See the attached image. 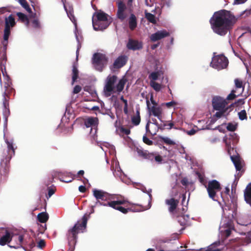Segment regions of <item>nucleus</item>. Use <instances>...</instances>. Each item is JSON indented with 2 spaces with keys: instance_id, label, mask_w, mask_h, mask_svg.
I'll use <instances>...</instances> for the list:
<instances>
[{
  "instance_id": "f257e3e1",
  "label": "nucleus",
  "mask_w": 251,
  "mask_h": 251,
  "mask_svg": "<svg viewBox=\"0 0 251 251\" xmlns=\"http://www.w3.org/2000/svg\"><path fill=\"white\" fill-rule=\"evenodd\" d=\"M236 21V18L230 11L222 10L215 12L210 19L209 22L215 33L224 36Z\"/></svg>"
},
{
  "instance_id": "f03ea898",
  "label": "nucleus",
  "mask_w": 251,
  "mask_h": 251,
  "mask_svg": "<svg viewBox=\"0 0 251 251\" xmlns=\"http://www.w3.org/2000/svg\"><path fill=\"white\" fill-rule=\"evenodd\" d=\"M94 212V210L92 208L91 213L89 214L86 213L82 217L81 222L78 221L73 227L68 230L66 233L69 247L67 251H74L77 242V235L80 231L83 232V230L85 229L90 215Z\"/></svg>"
},
{
  "instance_id": "7ed1b4c3",
  "label": "nucleus",
  "mask_w": 251,
  "mask_h": 251,
  "mask_svg": "<svg viewBox=\"0 0 251 251\" xmlns=\"http://www.w3.org/2000/svg\"><path fill=\"white\" fill-rule=\"evenodd\" d=\"M237 135L235 133H231L229 134V137H226L224 141L226 143V147L227 148V151L228 154L230 156V158L231 161H232L233 163L234 164L235 167L236 168V170L238 171H241L243 166H242V163L241 158H240V156L237 154L236 155H231V151H233L234 149L233 148L231 147V141L230 140H232V144H234L236 142H237Z\"/></svg>"
},
{
  "instance_id": "20e7f679",
  "label": "nucleus",
  "mask_w": 251,
  "mask_h": 251,
  "mask_svg": "<svg viewBox=\"0 0 251 251\" xmlns=\"http://www.w3.org/2000/svg\"><path fill=\"white\" fill-rule=\"evenodd\" d=\"M93 18L92 24L94 29L97 31L103 30L106 28L109 25L108 21V15L101 11L95 12Z\"/></svg>"
},
{
  "instance_id": "39448f33",
  "label": "nucleus",
  "mask_w": 251,
  "mask_h": 251,
  "mask_svg": "<svg viewBox=\"0 0 251 251\" xmlns=\"http://www.w3.org/2000/svg\"><path fill=\"white\" fill-rule=\"evenodd\" d=\"M136 151L139 156L151 162H155L158 164H162L163 162L162 156L157 152H151L147 150H143L139 148H137Z\"/></svg>"
},
{
  "instance_id": "423d86ee",
  "label": "nucleus",
  "mask_w": 251,
  "mask_h": 251,
  "mask_svg": "<svg viewBox=\"0 0 251 251\" xmlns=\"http://www.w3.org/2000/svg\"><path fill=\"white\" fill-rule=\"evenodd\" d=\"M94 197L97 200L96 205H100L104 206L102 203L106 204L108 201H112L114 199V196L108 193L101 190L94 189L93 190Z\"/></svg>"
},
{
  "instance_id": "0eeeda50",
  "label": "nucleus",
  "mask_w": 251,
  "mask_h": 251,
  "mask_svg": "<svg viewBox=\"0 0 251 251\" xmlns=\"http://www.w3.org/2000/svg\"><path fill=\"white\" fill-rule=\"evenodd\" d=\"M128 202L126 200H118L108 201L107 203L102 204L105 206H110L116 210H119L124 214H126L128 211L136 212L137 211L135 209H133L131 208H125L121 205H124L126 206H127Z\"/></svg>"
},
{
  "instance_id": "6e6552de",
  "label": "nucleus",
  "mask_w": 251,
  "mask_h": 251,
  "mask_svg": "<svg viewBox=\"0 0 251 251\" xmlns=\"http://www.w3.org/2000/svg\"><path fill=\"white\" fill-rule=\"evenodd\" d=\"M228 64L227 57L223 54L214 56L210 63L211 66L218 70L226 68Z\"/></svg>"
},
{
  "instance_id": "1a4fd4ad",
  "label": "nucleus",
  "mask_w": 251,
  "mask_h": 251,
  "mask_svg": "<svg viewBox=\"0 0 251 251\" xmlns=\"http://www.w3.org/2000/svg\"><path fill=\"white\" fill-rule=\"evenodd\" d=\"M206 189L208 196L213 201H217V193L221 191L222 187L219 181L214 179L208 182Z\"/></svg>"
},
{
  "instance_id": "9d476101",
  "label": "nucleus",
  "mask_w": 251,
  "mask_h": 251,
  "mask_svg": "<svg viewBox=\"0 0 251 251\" xmlns=\"http://www.w3.org/2000/svg\"><path fill=\"white\" fill-rule=\"evenodd\" d=\"M107 58L105 55L100 53H95L93 55L92 63L96 70L102 71L107 63Z\"/></svg>"
},
{
  "instance_id": "9b49d317",
  "label": "nucleus",
  "mask_w": 251,
  "mask_h": 251,
  "mask_svg": "<svg viewBox=\"0 0 251 251\" xmlns=\"http://www.w3.org/2000/svg\"><path fill=\"white\" fill-rule=\"evenodd\" d=\"M16 25L15 19L12 15H9L8 17L5 18V27L4 29V34L3 40L4 44L8 41L9 36L11 33L10 27H13Z\"/></svg>"
},
{
  "instance_id": "f8f14e48",
  "label": "nucleus",
  "mask_w": 251,
  "mask_h": 251,
  "mask_svg": "<svg viewBox=\"0 0 251 251\" xmlns=\"http://www.w3.org/2000/svg\"><path fill=\"white\" fill-rule=\"evenodd\" d=\"M18 240L19 243L17 246L9 245V247L11 248L18 249L25 246L28 247L30 249H32L35 246V243L33 239L28 235H19Z\"/></svg>"
},
{
  "instance_id": "ddd939ff",
  "label": "nucleus",
  "mask_w": 251,
  "mask_h": 251,
  "mask_svg": "<svg viewBox=\"0 0 251 251\" xmlns=\"http://www.w3.org/2000/svg\"><path fill=\"white\" fill-rule=\"evenodd\" d=\"M117 80V76L109 75L106 78V83L104 87V92L107 97H109L114 91L115 83Z\"/></svg>"
},
{
  "instance_id": "4468645a",
  "label": "nucleus",
  "mask_w": 251,
  "mask_h": 251,
  "mask_svg": "<svg viewBox=\"0 0 251 251\" xmlns=\"http://www.w3.org/2000/svg\"><path fill=\"white\" fill-rule=\"evenodd\" d=\"M228 102L226 100L220 96H214L212 100V105L213 108L215 110H222L226 109Z\"/></svg>"
},
{
  "instance_id": "2eb2a0df",
  "label": "nucleus",
  "mask_w": 251,
  "mask_h": 251,
  "mask_svg": "<svg viewBox=\"0 0 251 251\" xmlns=\"http://www.w3.org/2000/svg\"><path fill=\"white\" fill-rule=\"evenodd\" d=\"M99 124L98 119L96 117H88L84 120V125L86 127H91L90 134L91 135H96L97 126Z\"/></svg>"
},
{
  "instance_id": "dca6fc26",
  "label": "nucleus",
  "mask_w": 251,
  "mask_h": 251,
  "mask_svg": "<svg viewBox=\"0 0 251 251\" xmlns=\"http://www.w3.org/2000/svg\"><path fill=\"white\" fill-rule=\"evenodd\" d=\"M11 82L7 79V81L5 83L4 88H5V91L3 93V105L5 109H9V95L13 91V88L10 86Z\"/></svg>"
},
{
  "instance_id": "f3484780",
  "label": "nucleus",
  "mask_w": 251,
  "mask_h": 251,
  "mask_svg": "<svg viewBox=\"0 0 251 251\" xmlns=\"http://www.w3.org/2000/svg\"><path fill=\"white\" fill-rule=\"evenodd\" d=\"M146 103L147 108L150 114H152L153 116L156 117L159 120H161L162 113L161 107L159 106H151L148 99L146 100Z\"/></svg>"
},
{
  "instance_id": "a211bd4d",
  "label": "nucleus",
  "mask_w": 251,
  "mask_h": 251,
  "mask_svg": "<svg viewBox=\"0 0 251 251\" xmlns=\"http://www.w3.org/2000/svg\"><path fill=\"white\" fill-rule=\"evenodd\" d=\"M170 35V33L166 30H159L152 34L150 40L152 42H156Z\"/></svg>"
},
{
  "instance_id": "6ab92c4d",
  "label": "nucleus",
  "mask_w": 251,
  "mask_h": 251,
  "mask_svg": "<svg viewBox=\"0 0 251 251\" xmlns=\"http://www.w3.org/2000/svg\"><path fill=\"white\" fill-rule=\"evenodd\" d=\"M126 47L130 50H140L143 48V43L142 42L130 38L127 43Z\"/></svg>"
},
{
  "instance_id": "aec40b11",
  "label": "nucleus",
  "mask_w": 251,
  "mask_h": 251,
  "mask_svg": "<svg viewBox=\"0 0 251 251\" xmlns=\"http://www.w3.org/2000/svg\"><path fill=\"white\" fill-rule=\"evenodd\" d=\"M126 9L125 4L122 1L118 2L117 17L121 21H124L126 18V15L125 13Z\"/></svg>"
},
{
  "instance_id": "412c9836",
  "label": "nucleus",
  "mask_w": 251,
  "mask_h": 251,
  "mask_svg": "<svg viewBox=\"0 0 251 251\" xmlns=\"http://www.w3.org/2000/svg\"><path fill=\"white\" fill-rule=\"evenodd\" d=\"M2 47H0V60L1 65L5 64L6 61V50L7 49V46L8 44V41L7 40V42L4 44L3 40L1 41Z\"/></svg>"
},
{
  "instance_id": "4be33fe9",
  "label": "nucleus",
  "mask_w": 251,
  "mask_h": 251,
  "mask_svg": "<svg viewBox=\"0 0 251 251\" xmlns=\"http://www.w3.org/2000/svg\"><path fill=\"white\" fill-rule=\"evenodd\" d=\"M127 59L128 58L126 55H123L119 56L113 63L114 68L118 69L123 67L126 64Z\"/></svg>"
},
{
  "instance_id": "5701e85b",
  "label": "nucleus",
  "mask_w": 251,
  "mask_h": 251,
  "mask_svg": "<svg viewBox=\"0 0 251 251\" xmlns=\"http://www.w3.org/2000/svg\"><path fill=\"white\" fill-rule=\"evenodd\" d=\"M75 175L71 173H63L58 174L59 180L62 182L69 183L72 182L75 178Z\"/></svg>"
},
{
  "instance_id": "b1692460",
  "label": "nucleus",
  "mask_w": 251,
  "mask_h": 251,
  "mask_svg": "<svg viewBox=\"0 0 251 251\" xmlns=\"http://www.w3.org/2000/svg\"><path fill=\"white\" fill-rule=\"evenodd\" d=\"M165 203L169 206V211L170 213H174L179 203V200H176L174 198H171L166 200Z\"/></svg>"
},
{
  "instance_id": "393cba45",
  "label": "nucleus",
  "mask_w": 251,
  "mask_h": 251,
  "mask_svg": "<svg viewBox=\"0 0 251 251\" xmlns=\"http://www.w3.org/2000/svg\"><path fill=\"white\" fill-rule=\"evenodd\" d=\"M12 234L6 230L5 234L0 238V245L4 246L9 243L12 241Z\"/></svg>"
},
{
  "instance_id": "a878e982",
  "label": "nucleus",
  "mask_w": 251,
  "mask_h": 251,
  "mask_svg": "<svg viewBox=\"0 0 251 251\" xmlns=\"http://www.w3.org/2000/svg\"><path fill=\"white\" fill-rule=\"evenodd\" d=\"M137 25V18L134 14H131L128 19V26L129 29L133 31L136 28Z\"/></svg>"
},
{
  "instance_id": "bb28decb",
  "label": "nucleus",
  "mask_w": 251,
  "mask_h": 251,
  "mask_svg": "<svg viewBox=\"0 0 251 251\" xmlns=\"http://www.w3.org/2000/svg\"><path fill=\"white\" fill-rule=\"evenodd\" d=\"M244 198L246 202L251 206V184L247 185L244 191Z\"/></svg>"
},
{
  "instance_id": "cd10ccee",
  "label": "nucleus",
  "mask_w": 251,
  "mask_h": 251,
  "mask_svg": "<svg viewBox=\"0 0 251 251\" xmlns=\"http://www.w3.org/2000/svg\"><path fill=\"white\" fill-rule=\"evenodd\" d=\"M234 83L235 88L234 89H236L238 92H240L242 95L245 88L243 81L240 79L236 78L234 79Z\"/></svg>"
},
{
  "instance_id": "c85d7f7f",
  "label": "nucleus",
  "mask_w": 251,
  "mask_h": 251,
  "mask_svg": "<svg viewBox=\"0 0 251 251\" xmlns=\"http://www.w3.org/2000/svg\"><path fill=\"white\" fill-rule=\"evenodd\" d=\"M64 8L66 11L68 16L71 21L74 24L76 23V19L74 15V10L72 6H69L68 8L64 5Z\"/></svg>"
},
{
  "instance_id": "c756f323",
  "label": "nucleus",
  "mask_w": 251,
  "mask_h": 251,
  "mask_svg": "<svg viewBox=\"0 0 251 251\" xmlns=\"http://www.w3.org/2000/svg\"><path fill=\"white\" fill-rule=\"evenodd\" d=\"M160 121L161 122L163 123V124H160L159 129H160L161 131H163L165 129L170 130L172 129L174 126V124L172 122H171L169 123H167V122L163 121L162 120Z\"/></svg>"
},
{
  "instance_id": "7c9ffc66",
  "label": "nucleus",
  "mask_w": 251,
  "mask_h": 251,
  "mask_svg": "<svg viewBox=\"0 0 251 251\" xmlns=\"http://www.w3.org/2000/svg\"><path fill=\"white\" fill-rule=\"evenodd\" d=\"M222 226L225 228H230V229H234V226L233 220L228 218H225V219H223V220Z\"/></svg>"
},
{
  "instance_id": "2f4dec72",
  "label": "nucleus",
  "mask_w": 251,
  "mask_h": 251,
  "mask_svg": "<svg viewBox=\"0 0 251 251\" xmlns=\"http://www.w3.org/2000/svg\"><path fill=\"white\" fill-rule=\"evenodd\" d=\"M140 121V110L139 109H137L136 115L131 117V122L134 126H138L139 125Z\"/></svg>"
},
{
  "instance_id": "473e14b6",
  "label": "nucleus",
  "mask_w": 251,
  "mask_h": 251,
  "mask_svg": "<svg viewBox=\"0 0 251 251\" xmlns=\"http://www.w3.org/2000/svg\"><path fill=\"white\" fill-rule=\"evenodd\" d=\"M49 218V215L46 212H41L38 214L37 219L41 223H45Z\"/></svg>"
},
{
  "instance_id": "72a5a7b5",
  "label": "nucleus",
  "mask_w": 251,
  "mask_h": 251,
  "mask_svg": "<svg viewBox=\"0 0 251 251\" xmlns=\"http://www.w3.org/2000/svg\"><path fill=\"white\" fill-rule=\"evenodd\" d=\"M241 95L240 92H238L236 89H232L230 93L227 96L225 100H226V101H227V100H232Z\"/></svg>"
},
{
  "instance_id": "f704fd0d",
  "label": "nucleus",
  "mask_w": 251,
  "mask_h": 251,
  "mask_svg": "<svg viewBox=\"0 0 251 251\" xmlns=\"http://www.w3.org/2000/svg\"><path fill=\"white\" fill-rule=\"evenodd\" d=\"M126 82V79L125 78H122L119 80L118 83L116 86L117 91L118 92L120 93L123 90Z\"/></svg>"
},
{
  "instance_id": "c9c22d12",
  "label": "nucleus",
  "mask_w": 251,
  "mask_h": 251,
  "mask_svg": "<svg viewBox=\"0 0 251 251\" xmlns=\"http://www.w3.org/2000/svg\"><path fill=\"white\" fill-rule=\"evenodd\" d=\"M78 77V71L77 70V67L74 65L73 66L72 70V84H73L75 82L76 80V79Z\"/></svg>"
},
{
  "instance_id": "e433bc0d",
  "label": "nucleus",
  "mask_w": 251,
  "mask_h": 251,
  "mask_svg": "<svg viewBox=\"0 0 251 251\" xmlns=\"http://www.w3.org/2000/svg\"><path fill=\"white\" fill-rule=\"evenodd\" d=\"M18 1L28 13L32 12L31 9L30 8L26 0H18Z\"/></svg>"
},
{
  "instance_id": "4c0bfd02",
  "label": "nucleus",
  "mask_w": 251,
  "mask_h": 251,
  "mask_svg": "<svg viewBox=\"0 0 251 251\" xmlns=\"http://www.w3.org/2000/svg\"><path fill=\"white\" fill-rule=\"evenodd\" d=\"M17 15L19 19L23 23H28V19L26 15L21 12H18Z\"/></svg>"
},
{
  "instance_id": "58836bf2",
  "label": "nucleus",
  "mask_w": 251,
  "mask_h": 251,
  "mask_svg": "<svg viewBox=\"0 0 251 251\" xmlns=\"http://www.w3.org/2000/svg\"><path fill=\"white\" fill-rule=\"evenodd\" d=\"M150 85L155 91L157 92H159L161 89V84L154 81H150Z\"/></svg>"
},
{
  "instance_id": "ea45409f",
  "label": "nucleus",
  "mask_w": 251,
  "mask_h": 251,
  "mask_svg": "<svg viewBox=\"0 0 251 251\" xmlns=\"http://www.w3.org/2000/svg\"><path fill=\"white\" fill-rule=\"evenodd\" d=\"M196 175H197V176L198 177L200 182L202 185L205 186V187H206L207 181H206V179H205V177H204V175H202L201 173H200L199 172H196Z\"/></svg>"
},
{
  "instance_id": "a19ab883",
  "label": "nucleus",
  "mask_w": 251,
  "mask_h": 251,
  "mask_svg": "<svg viewBox=\"0 0 251 251\" xmlns=\"http://www.w3.org/2000/svg\"><path fill=\"white\" fill-rule=\"evenodd\" d=\"M160 73L159 72H153L149 75V78L151 80V81H155L158 79Z\"/></svg>"
},
{
  "instance_id": "79ce46f5",
  "label": "nucleus",
  "mask_w": 251,
  "mask_h": 251,
  "mask_svg": "<svg viewBox=\"0 0 251 251\" xmlns=\"http://www.w3.org/2000/svg\"><path fill=\"white\" fill-rule=\"evenodd\" d=\"M145 17L149 22L151 23L152 24H155L156 21L155 20V17L154 15L150 13H146L145 14Z\"/></svg>"
},
{
  "instance_id": "37998d69",
  "label": "nucleus",
  "mask_w": 251,
  "mask_h": 251,
  "mask_svg": "<svg viewBox=\"0 0 251 251\" xmlns=\"http://www.w3.org/2000/svg\"><path fill=\"white\" fill-rule=\"evenodd\" d=\"M7 144L8 154L10 155V157H11L12 155L15 154V149L14 148L12 143L9 142H7Z\"/></svg>"
},
{
  "instance_id": "c03bdc74",
  "label": "nucleus",
  "mask_w": 251,
  "mask_h": 251,
  "mask_svg": "<svg viewBox=\"0 0 251 251\" xmlns=\"http://www.w3.org/2000/svg\"><path fill=\"white\" fill-rule=\"evenodd\" d=\"M229 107H226V109L219 110L218 111L216 112L214 116L217 118H220L222 116H225V114L227 111Z\"/></svg>"
},
{
  "instance_id": "a18cd8bd",
  "label": "nucleus",
  "mask_w": 251,
  "mask_h": 251,
  "mask_svg": "<svg viewBox=\"0 0 251 251\" xmlns=\"http://www.w3.org/2000/svg\"><path fill=\"white\" fill-rule=\"evenodd\" d=\"M160 139L161 141H163L165 144L169 145H174L175 144V142L171 140L168 137H160Z\"/></svg>"
},
{
  "instance_id": "49530a36",
  "label": "nucleus",
  "mask_w": 251,
  "mask_h": 251,
  "mask_svg": "<svg viewBox=\"0 0 251 251\" xmlns=\"http://www.w3.org/2000/svg\"><path fill=\"white\" fill-rule=\"evenodd\" d=\"M238 114L239 119L242 121L247 119V113L245 110H241Z\"/></svg>"
},
{
  "instance_id": "de8ad7c7",
  "label": "nucleus",
  "mask_w": 251,
  "mask_h": 251,
  "mask_svg": "<svg viewBox=\"0 0 251 251\" xmlns=\"http://www.w3.org/2000/svg\"><path fill=\"white\" fill-rule=\"evenodd\" d=\"M151 120L152 121V124L154 125L156 127V129H155L154 132L153 133H151V134L154 135L156 134V132L159 130V126H160V124L158 123L157 120L155 118H152Z\"/></svg>"
},
{
  "instance_id": "09e8293b",
  "label": "nucleus",
  "mask_w": 251,
  "mask_h": 251,
  "mask_svg": "<svg viewBox=\"0 0 251 251\" xmlns=\"http://www.w3.org/2000/svg\"><path fill=\"white\" fill-rule=\"evenodd\" d=\"M47 227H46V224H45L44 225H38V229L39 233L43 234L45 232V231L46 230Z\"/></svg>"
},
{
  "instance_id": "8fccbe9b",
  "label": "nucleus",
  "mask_w": 251,
  "mask_h": 251,
  "mask_svg": "<svg viewBox=\"0 0 251 251\" xmlns=\"http://www.w3.org/2000/svg\"><path fill=\"white\" fill-rule=\"evenodd\" d=\"M226 128L228 130V131H234L236 129V126L235 125H233V124L232 123H228L227 126V127H226Z\"/></svg>"
},
{
  "instance_id": "3c124183",
  "label": "nucleus",
  "mask_w": 251,
  "mask_h": 251,
  "mask_svg": "<svg viewBox=\"0 0 251 251\" xmlns=\"http://www.w3.org/2000/svg\"><path fill=\"white\" fill-rule=\"evenodd\" d=\"M143 141L144 143L148 145H152L153 144V142L150 140L146 135H144L143 137Z\"/></svg>"
},
{
  "instance_id": "603ef678",
  "label": "nucleus",
  "mask_w": 251,
  "mask_h": 251,
  "mask_svg": "<svg viewBox=\"0 0 251 251\" xmlns=\"http://www.w3.org/2000/svg\"><path fill=\"white\" fill-rule=\"evenodd\" d=\"M45 246L46 243L44 240H40L37 244V247L40 249L44 248Z\"/></svg>"
},
{
  "instance_id": "864d4df0",
  "label": "nucleus",
  "mask_w": 251,
  "mask_h": 251,
  "mask_svg": "<svg viewBox=\"0 0 251 251\" xmlns=\"http://www.w3.org/2000/svg\"><path fill=\"white\" fill-rule=\"evenodd\" d=\"M81 90V87L79 85H76L75 86L74 90H73V93L74 94H78L79 93Z\"/></svg>"
},
{
  "instance_id": "5fc2aeb1",
  "label": "nucleus",
  "mask_w": 251,
  "mask_h": 251,
  "mask_svg": "<svg viewBox=\"0 0 251 251\" xmlns=\"http://www.w3.org/2000/svg\"><path fill=\"white\" fill-rule=\"evenodd\" d=\"M32 25L35 28H39L40 27V23L38 20L34 19L32 22Z\"/></svg>"
},
{
  "instance_id": "6e6d98bb",
  "label": "nucleus",
  "mask_w": 251,
  "mask_h": 251,
  "mask_svg": "<svg viewBox=\"0 0 251 251\" xmlns=\"http://www.w3.org/2000/svg\"><path fill=\"white\" fill-rule=\"evenodd\" d=\"M121 131L123 133H125L126 135H129L130 133V130L128 128H125L124 127H122L121 128Z\"/></svg>"
},
{
  "instance_id": "4d7b16f0",
  "label": "nucleus",
  "mask_w": 251,
  "mask_h": 251,
  "mask_svg": "<svg viewBox=\"0 0 251 251\" xmlns=\"http://www.w3.org/2000/svg\"><path fill=\"white\" fill-rule=\"evenodd\" d=\"M226 229L225 230L224 232L226 234V237H228L230 236L231 233V231L234 230V229H230V228H226Z\"/></svg>"
},
{
  "instance_id": "13d9d810",
  "label": "nucleus",
  "mask_w": 251,
  "mask_h": 251,
  "mask_svg": "<svg viewBox=\"0 0 251 251\" xmlns=\"http://www.w3.org/2000/svg\"><path fill=\"white\" fill-rule=\"evenodd\" d=\"M181 183L183 186H187L188 184V180L186 177H184L181 180Z\"/></svg>"
},
{
  "instance_id": "bf43d9fd",
  "label": "nucleus",
  "mask_w": 251,
  "mask_h": 251,
  "mask_svg": "<svg viewBox=\"0 0 251 251\" xmlns=\"http://www.w3.org/2000/svg\"><path fill=\"white\" fill-rule=\"evenodd\" d=\"M176 103L175 101H171L166 103L165 105H166V106L167 107L170 108L172 106H173L176 105Z\"/></svg>"
},
{
  "instance_id": "052dcab7",
  "label": "nucleus",
  "mask_w": 251,
  "mask_h": 251,
  "mask_svg": "<svg viewBox=\"0 0 251 251\" xmlns=\"http://www.w3.org/2000/svg\"><path fill=\"white\" fill-rule=\"evenodd\" d=\"M152 104V106H159L158 103L153 100V95H151L150 98Z\"/></svg>"
},
{
  "instance_id": "680f3d73",
  "label": "nucleus",
  "mask_w": 251,
  "mask_h": 251,
  "mask_svg": "<svg viewBox=\"0 0 251 251\" xmlns=\"http://www.w3.org/2000/svg\"><path fill=\"white\" fill-rule=\"evenodd\" d=\"M78 190L80 192L84 193L86 191V188L85 186L81 185V186H79Z\"/></svg>"
},
{
  "instance_id": "e2e57ef3",
  "label": "nucleus",
  "mask_w": 251,
  "mask_h": 251,
  "mask_svg": "<svg viewBox=\"0 0 251 251\" xmlns=\"http://www.w3.org/2000/svg\"><path fill=\"white\" fill-rule=\"evenodd\" d=\"M55 192V190L52 188H49L48 191V195L49 197H51Z\"/></svg>"
},
{
  "instance_id": "0e129e2a",
  "label": "nucleus",
  "mask_w": 251,
  "mask_h": 251,
  "mask_svg": "<svg viewBox=\"0 0 251 251\" xmlns=\"http://www.w3.org/2000/svg\"><path fill=\"white\" fill-rule=\"evenodd\" d=\"M196 130H195L194 129H192L188 131L187 132V133L189 135H194L196 133Z\"/></svg>"
},
{
  "instance_id": "69168bd1",
  "label": "nucleus",
  "mask_w": 251,
  "mask_h": 251,
  "mask_svg": "<svg viewBox=\"0 0 251 251\" xmlns=\"http://www.w3.org/2000/svg\"><path fill=\"white\" fill-rule=\"evenodd\" d=\"M159 44H160V43H158L157 44H155L152 45L151 47V49L152 50H155L156 48H157L159 46Z\"/></svg>"
},
{
  "instance_id": "338daca9",
  "label": "nucleus",
  "mask_w": 251,
  "mask_h": 251,
  "mask_svg": "<svg viewBox=\"0 0 251 251\" xmlns=\"http://www.w3.org/2000/svg\"><path fill=\"white\" fill-rule=\"evenodd\" d=\"M6 11V9L5 7H1L0 8V14H3Z\"/></svg>"
},
{
  "instance_id": "774afa93",
  "label": "nucleus",
  "mask_w": 251,
  "mask_h": 251,
  "mask_svg": "<svg viewBox=\"0 0 251 251\" xmlns=\"http://www.w3.org/2000/svg\"><path fill=\"white\" fill-rule=\"evenodd\" d=\"M107 114L111 117V119H114L115 118V116L112 112L109 111Z\"/></svg>"
}]
</instances>
